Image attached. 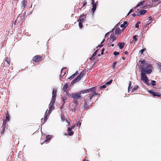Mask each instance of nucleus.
<instances>
[{"mask_svg":"<svg viewBox=\"0 0 161 161\" xmlns=\"http://www.w3.org/2000/svg\"><path fill=\"white\" fill-rule=\"evenodd\" d=\"M97 86L92 87L88 89L84 90V91H87L85 93L90 92L86 95L84 99V101L90 102H92V100L93 98V97L96 96H99L100 94L96 92V89Z\"/></svg>","mask_w":161,"mask_h":161,"instance_id":"1","label":"nucleus"},{"mask_svg":"<svg viewBox=\"0 0 161 161\" xmlns=\"http://www.w3.org/2000/svg\"><path fill=\"white\" fill-rule=\"evenodd\" d=\"M151 67L152 66L150 64H146L142 65L141 67L142 72L147 74H150L152 71Z\"/></svg>","mask_w":161,"mask_h":161,"instance_id":"2","label":"nucleus"},{"mask_svg":"<svg viewBox=\"0 0 161 161\" xmlns=\"http://www.w3.org/2000/svg\"><path fill=\"white\" fill-rule=\"evenodd\" d=\"M86 92V91H84V90H81L78 92L72 93L71 96L73 98V100L74 99H81L82 98L81 94H85Z\"/></svg>","mask_w":161,"mask_h":161,"instance_id":"3","label":"nucleus"},{"mask_svg":"<svg viewBox=\"0 0 161 161\" xmlns=\"http://www.w3.org/2000/svg\"><path fill=\"white\" fill-rule=\"evenodd\" d=\"M84 75V73L83 71L81 72L79 75L75 79H74L71 82V84H73L76 81H78L80 80L82 78Z\"/></svg>","mask_w":161,"mask_h":161,"instance_id":"4","label":"nucleus"},{"mask_svg":"<svg viewBox=\"0 0 161 161\" xmlns=\"http://www.w3.org/2000/svg\"><path fill=\"white\" fill-rule=\"evenodd\" d=\"M145 74H146L141 72V79L144 82L145 84H148V79Z\"/></svg>","mask_w":161,"mask_h":161,"instance_id":"5","label":"nucleus"},{"mask_svg":"<svg viewBox=\"0 0 161 161\" xmlns=\"http://www.w3.org/2000/svg\"><path fill=\"white\" fill-rule=\"evenodd\" d=\"M4 62L3 65V67H6L10 65V60L8 57H6L4 60Z\"/></svg>","mask_w":161,"mask_h":161,"instance_id":"6","label":"nucleus"},{"mask_svg":"<svg viewBox=\"0 0 161 161\" xmlns=\"http://www.w3.org/2000/svg\"><path fill=\"white\" fill-rule=\"evenodd\" d=\"M42 56L39 55H36L33 57L32 60L36 62H39L42 60Z\"/></svg>","mask_w":161,"mask_h":161,"instance_id":"7","label":"nucleus"},{"mask_svg":"<svg viewBox=\"0 0 161 161\" xmlns=\"http://www.w3.org/2000/svg\"><path fill=\"white\" fill-rule=\"evenodd\" d=\"M149 93L153 96H157L158 97H161V94L158 92H155L153 90H151L149 91Z\"/></svg>","mask_w":161,"mask_h":161,"instance_id":"8","label":"nucleus"},{"mask_svg":"<svg viewBox=\"0 0 161 161\" xmlns=\"http://www.w3.org/2000/svg\"><path fill=\"white\" fill-rule=\"evenodd\" d=\"M27 4V0H22L21 2V8L22 9L25 8Z\"/></svg>","mask_w":161,"mask_h":161,"instance_id":"9","label":"nucleus"},{"mask_svg":"<svg viewBox=\"0 0 161 161\" xmlns=\"http://www.w3.org/2000/svg\"><path fill=\"white\" fill-rule=\"evenodd\" d=\"M92 11L93 13L95 12L96 9V3H95L94 0H92Z\"/></svg>","mask_w":161,"mask_h":161,"instance_id":"10","label":"nucleus"},{"mask_svg":"<svg viewBox=\"0 0 161 161\" xmlns=\"http://www.w3.org/2000/svg\"><path fill=\"white\" fill-rule=\"evenodd\" d=\"M86 16L84 14L80 15L79 19H78V21H80L81 22H84L85 20V19L86 18Z\"/></svg>","mask_w":161,"mask_h":161,"instance_id":"11","label":"nucleus"},{"mask_svg":"<svg viewBox=\"0 0 161 161\" xmlns=\"http://www.w3.org/2000/svg\"><path fill=\"white\" fill-rule=\"evenodd\" d=\"M74 132L72 131L69 127L67 129V134L66 133L65 134V135L67 136H72L73 135Z\"/></svg>","mask_w":161,"mask_h":161,"instance_id":"12","label":"nucleus"},{"mask_svg":"<svg viewBox=\"0 0 161 161\" xmlns=\"http://www.w3.org/2000/svg\"><path fill=\"white\" fill-rule=\"evenodd\" d=\"M25 17V13L24 12L23 13L22 12H21V14H20L17 18H20V19L21 20L24 19Z\"/></svg>","mask_w":161,"mask_h":161,"instance_id":"13","label":"nucleus"},{"mask_svg":"<svg viewBox=\"0 0 161 161\" xmlns=\"http://www.w3.org/2000/svg\"><path fill=\"white\" fill-rule=\"evenodd\" d=\"M56 94L54 92H52V97L51 102L52 103V104L54 103L56 101Z\"/></svg>","mask_w":161,"mask_h":161,"instance_id":"14","label":"nucleus"},{"mask_svg":"<svg viewBox=\"0 0 161 161\" xmlns=\"http://www.w3.org/2000/svg\"><path fill=\"white\" fill-rule=\"evenodd\" d=\"M54 103L52 104V103L51 102L49 104L50 107L49 109L48 113H50L51 111L52 110L54 109V107L53 106V105Z\"/></svg>","mask_w":161,"mask_h":161,"instance_id":"15","label":"nucleus"},{"mask_svg":"<svg viewBox=\"0 0 161 161\" xmlns=\"http://www.w3.org/2000/svg\"><path fill=\"white\" fill-rule=\"evenodd\" d=\"M84 103L83 105L82 106V108H84V109H86V108H88L89 107V102H86V101H84Z\"/></svg>","mask_w":161,"mask_h":161,"instance_id":"16","label":"nucleus"},{"mask_svg":"<svg viewBox=\"0 0 161 161\" xmlns=\"http://www.w3.org/2000/svg\"><path fill=\"white\" fill-rule=\"evenodd\" d=\"M147 11L146 10H141L138 12L139 14V15H143L144 14L147 13Z\"/></svg>","mask_w":161,"mask_h":161,"instance_id":"17","label":"nucleus"},{"mask_svg":"<svg viewBox=\"0 0 161 161\" xmlns=\"http://www.w3.org/2000/svg\"><path fill=\"white\" fill-rule=\"evenodd\" d=\"M51 136L50 135H48L46 137V139L43 142L41 143V144L42 145L44 143V142H48L51 139Z\"/></svg>","mask_w":161,"mask_h":161,"instance_id":"18","label":"nucleus"},{"mask_svg":"<svg viewBox=\"0 0 161 161\" xmlns=\"http://www.w3.org/2000/svg\"><path fill=\"white\" fill-rule=\"evenodd\" d=\"M128 25V23L127 21H125L123 22V23L120 25V27L121 28H125Z\"/></svg>","mask_w":161,"mask_h":161,"instance_id":"19","label":"nucleus"},{"mask_svg":"<svg viewBox=\"0 0 161 161\" xmlns=\"http://www.w3.org/2000/svg\"><path fill=\"white\" fill-rule=\"evenodd\" d=\"M159 0H152V4H155L157 2V3L155 5V6L157 5H158L161 2L159 1Z\"/></svg>","mask_w":161,"mask_h":161,"instance_id":"20","label":"nucleus"},{"mask_svg":"<svg viewBox=\"0 0 161 161\" xmlns=\"http://www.w3.org/2000/svg\"><path fill=\"white\" fill-rule=\"evenodd\" d=\"M68 86L69 84L68 83H66L63 86V91L64 92H66L67 88H68Z\"/></svg>","mask_w":161,"mask_h":161,"instance_id":"21","label":"nucleus"},{"mask_svg":"<svg viewBox=\"0 0 161 161\" xmlns=\"http://www.w3.org/2000/svg\"><path fill=\"white\" fill-rule=\"evenodd\" d=\"M125 45V43L124 42H121V43H118V46L120 49H122L124 47Z\"/></svg>","mask_w":161,"mask_h":161,"instance_id":"22","label":"nucleus"},{"mask_svg":"<svg viewBox=\"0 0 161 161\" xmlns=\"http://www.w3.org/2000/svg\"><path fill=\"white\" fill-rule=\"evenodd\" d=\"M116 38V37L114 35H111L110 36V38L109 39V41L110 42H112L114 41Z\"/></svg>","mask_w":161,"mask_h":161,"instance_id":"23","label":"nucleus"},{"mask_svg":"<svg viewBox=\"0 0 161 161\" xmlns=\"http://www.w3.org/2000/svg\"><path fill=\"white\" fill-rule=\"evenodd\" d=\"M78 71H76V72L70 76L69 79L70 80H72L74 78V77L78 74Z\"/></svg>","mask_w":161,"mask_h":161,"instance_id":"24","label":"nucleus"},{"mask_svg":"<svg viewBox=\"0 0 161 161\" xmlns=\"http://www.w3.org/2000/svg\"><path fill=\"white\" fill-rule=\"evenodd\" d=\"M3 128H2V131L1 132V133L3 134L4 132L5 131V130H6L7 129V127L6 126V125H5V124H3L2 125Z\"/></svg>","mask_w":161,"mask_h":161,"instance_id":"25","label":"nucleus"},{"mask_svg":"<svg viewBox=\"0 0 161 161\" xmlns=\"http://www.w3.org/2000/svg\"><path fill=\"white\" fill-rule=\"evenodd\" d=\"M47 114H45L44 116V119H43L42 118L41 119V122L43 124L47 120Z\"/></svg>","mask_w":161,"mask_h":161,"instance_id":"26","label":"nucleus"},{"mask_svg":"<svg viewBox=\"0 0 161 161\" xmlns=\"http://www.w3.org/2000/svg\"><path fill=\"white\" fill-rule=\"evenodd\" d=\"M121 30L119 28H117L115 30V34L117 35H118L120 33Z\"/></svg>","mask_w":161,"mask_h":161,"instance_id":"27","label":"nucleus"},{"mask_svg":"<svg viewBox=\"0 0 161 161\" xmlns=\"http://www.w3.org/2000/svg\"><path fill=\"white\" fill-rule=\"evenodd\" d=\"M6 121H9V120L10 117L8 114V111H7V113L6 114Z\"/></svg>","mask_w":161,"mask_h":161,"instance_id":"28","label":"nucleus"},{"mask_svg":"<svg viewBox=\"0 0 161 161\" xmlns=\"http://www.w3.org/2000/svg\"><path fill=\"white\" fill-rule=\"evenodd\" d=\"M66 69V68L65 67H63V68L62 69H61V75L62 76H64V74H65V71H64L63 72V71H64V69Z\"/></svg>","mask_w":161,"mask_h":161,"instance_id":"29","label":"nucleus"},{"mask_svg":"<svg viewBox=\"0 0 161 161\" xmlns=\"http://www.w3.org/2000/svg\"><path fill=\"white\" fill-rule=\"evenodd\" d=\"M73 102L75 105V107H76L78 104V101L77 100V99H74L73 100Z\"/></svg>","mask_w":161,"mask_h":161,"instance_id":"30","label":"nucleus"},{"mask_svg":"<svg viewBox=\"0 0 161 161\" xmlns=\"http://www.w3.org/2000/svg\"><path fill=\"white\" fill-rule=\"evenodd\" d=\"M61 120L63 122L64 121L66 120V118H65V116L64 115H63L62 114H61Z\"/></svg>","mask_w":161,"mask_h":161,"instance_id":"31","label":"nucleus"},{"mask_svg":"<svg viewBox=\"0 0 161 161\" xmlns=\"http://www.w3.org/2000/svg\"><path fill=\"white\" fill-rule=\"evenodd\" d=\"M137 36V35H135L133 36V40L132 42L135 43L137 41V39L136 38V37Z\"/></svg>","mask_w":161,"mask_h":161,"instance_id":"32","label":"nucleus"},{"mask_svg":"<svg viewBox=\"0 0 161 161\" xmlns=\"http://www.w3.org/2000/svg\"><path fill=\"white\" fill-rule=\"evenodd\" d=\"M138 86H134V88L132 89V92H134L138 88Z\"/></svg>","mask_w":161,"mask_h":161,"instance_id":"33","label":"nucleus"},{"mask_svg":"<svg viewBox=\"0 0 161 161\" xmlns=\"http://www.w3.org/2000/svg\"><path fill=\"white\" fill-rule=\"evenodd\" d=\"M144 2V1H143L142 2H141L139 3H138V4L137 5V6L135 8V9H136V8L137 7H138L142 5V4Z\"/></svg>","mask_w":161,"mask_h":161,"instance_id":"34","label":"nucleus"},{"mask_svg":"<svg viewBox=\"0 0 161 161\" xmlns=\"http://www.w3.org/2000/svg\"><path fill=\"white\" fill-rule=\"evenodd\" d=\"M112 81H113V80H111L108 81L106 82L105 84H106V86L109 85L111 84V83H112Z\"/></svg>","mask_w":161,"mask_h":161,"instance_id":"35","label":"nucleus"},{"mask_svg":"<svg viewBox=\"0 0 161 161\" xmlns=\"http://www.w3.org/2000/svg\"><path fill=\"white\" fill-rule=\"evenodd\" d=\"M150 84L153 86H155L156 85V82L155 80H151Z\"/></svg>","mask_w":161,"mask_h":161,"instance_id":"36","label":"nucleus"},{"mask_svg":"<svg viewBox=\"0 0 161 161\" xmlns=\"http://www.w3.org/2000/svg\"><path fill=\"white\" fill-rule=\"evenodd\" d=\"M139 62H141V65H140L141 66L142 65L147 64V63H145V61L144 59H143V60H140L139 61Z\"/></svg>","mask_w":161,"mask_h":161,"instance_id":"37","label":"nucleus"},{"mask_svg":"<svg viewBox=\"0 0 161 161\" xmlns=\"http://www.w3.org/2000/svg\"><path fill=\"white\" fill-rule=\"evenodd\" d=\"M82 3L83 4L82 7H84L87 3L86 1V0H82Z\"/></svg>","mask_w":161,"mask_h":161,"instance_id":"38","label":"nucleus"},{"mask_svg":"<svg viewBox=\"0 0 161 161\" xmlns=\"http://www.w3.org/2000/svg\"><path fill=\"white\" fill-rule=\"evenodd\" d=\"M82 22H83L79 21V26L80 28H82L83 27V25L82 24Z\"/></svg>","mask_w":161,"mask_h":161,"instance_id":"39","label":"nucleus"},{"mask_svg":"<svg viewBox=\"0 0 161 161\" xmlns=\"http://www.w3.org/2000/svg\"><path fill=\"white\" fill-rule=\"evenodd\" d=\"M117 64V62H114L113 63V64H112V67H113V68H114L115 67Z\"/></svg>","mask_w":161,"mask_h":161,"instance_id":"40","label":"nucleus"},{"mask_svg":"<svg viewBox=\"0 0 161 161\" xmlns=\"http://www.w3.org/2000/svg\"><path fill=\"white\" fill-rule=\"evenodd\" d=\"M104 41H105V39H103L102 40V42H101V44H102L104 42ZM103 45H101L99 46H97V48L98 47H101L103 46Z\"/></svg>","mask_w":161,"mask_h":161,"instance_id":"41","label":"nucleus"},{"mask_svg":"<svg viewBox=\"0 0 161 161\" xmlns=\"http://www.w3.org/2000/svg\"><path fill=\"white\" fill-rule=\"evenodd\" d=\"M131 81H130V82H129V86H128V92L129 91V90L130 89H131L132 88V87L131 86Z\"/></svg>","mask_w":161,"mask_h":161,"instance_id":"42","label":"nucleus"},{"mask_svg":"<svg viewBox=\"0 0 161 161\" xmlns=\"http://www.w3.org/2000/svg\"><path fill=\"white\" fill-rule=\"evenodd\" d=\"M106 85L105 84L104 85H103V86H101L100 87V89L102 90L103 88H106Z\"/></svg>","mask_w":161,"mask_h":161,"instance_id":"43","label":"nucleus"},{"mask_svg":"<svg viewBox=\"0 0 161 161\" xmlns=\"http://www.w3.org/2000/svg\"><path fill=\"white\" fill-rule=\"evenodd\" d=\"M62 99H63V104H64L65 103V101L66 99V98L65 97H63L62 98Z\"/></svg>","mask_w":161,"mask_h":161,"instance_id":"44","label":"nucleus"},{"mask_svg":"<svg viewBox=\"0 0 161 161\" xmlns=\"http://www.w3.org/2000/svg\"><path fill=\"white\" fill-rule=\"evenodd\" d=\"M113 54L114 55L116 56L119 55V53L118 52L115 51L114 52Z\"/></svg>","mask_w":161,"mask_h":161,"instance_id":"45","label":"nucleus"},{"mask_svg":"<svg viewBox=\"0 0 161 161\" xmlns=\"http://www.w3.org/2000/svg\"><path fill=\"white\" fill-rule=\"evenodd\" d=\"M98 51V49H97L92 54V55L93 56H95L97 54V53Z\"/></svg>","mask_w":161,"mask_h":161,"instance_id":"46","label":"nucleus"},{"mask_svg":"<svg viewBox=\"0 0 161 161\" xmlns=\"http://www.w3.org/2000/svg\"><path fill=\"white\" fill-rule=\"evenodd\" d=\"M145 49H142L141 50H140L139 51V53L141 54H142L143 53V52L144 51Z\"/></svg>","mask_w":161,"mask_h":161,"instance_id":"47","label":"nucleus"},{"mask_svg":"<svg viewBox=\"0 0 161 161\" xmlns=\"http://www.w3.org/2000/svg\"><path fill=\"white\" fill-rule=\"evenodd\" d=\"M132 15L134 17H135V16H139V14L138 13V12H137V14H132Z\"/></svg>","mask_w":161,"mask_h":161,"instance_id":"48","label":"nucleus"},{"mask_svg":"<svg viewBox=\"0 0 161 161\" xmlns=\"http://www.w3.org/2000/svg\"><path fill=\"white\" fill-rule=\"evenodd\" d=\"M152 19L153 18L151 17L149 18V22H150V23H151L152 21Z\"/></svg>","mask_w":161,"mask_h":161,"instance_id":"49","label":"nucleus"},{"mask_svg":"<svg viewBox=\"0 0 161 161\" xmlns=\"http://www.w3.org/2000/svg\"><path fill=\"white\" fill-rule=\"evenodd\" d=\"M105 50L104 48H103L102 50L101 54L102 55L103 54L104 51Z\"/></svg>","mask_w":161,"mask_h":161,"instance_id":"50","label":"nucleus"},{"mask_svg":"<svg viewBox=\"0 0 161 161\" xmlns=\"http://www.w3.org/2000/svg\"><path fill=\"white\" fill-rule=\"evenodd\" d=\"M53 92H54V93H55L56 94L57 89H56L54 88Z\"/></svg>","mask_w":161,"mask_h":161,"instance_id":"51","label":"nucleus"},{"mask_svg":"<svg viewBox=\"0 0 161 161\" xmlns=\"http://www.w3.org/2000/svg\"><path fill=\"white\" fill-rule=\"evenodd\" d=\"M135 9L134 8V9H133V8L132 9H131L130 11H129V12H130V13H131V12H133L134 10V9Z\"/></svg>","mask_w":161,"mask_h":161,"instance_id":"52","label":"nucleus"},{"mask_svg":"<svg viewBox=\"0 0 161 161\" xmlns=\"http://www.w3.org/2000/svg\"><path fill=\"white\" fill-rule=\"evenodd\" d=\"M94 56H93L92 55V56L90 58V60H92V59H95V58H94Z\"/></svg>","mask_w":161,"mask_h":161,"instance_id":"53","label":"nucleus"},{"mask_svg":"<svg viewBox=\"0 0 161 161\" xmlns=\"http://www.w3.org/2000/svg\"><path fill=\"white\" fill-rule=\"evenodd\" d=\"M139 25L138 24H136L135 25V27L136 28H139Z\"/></svg>","mask_w":161,"mask_h":161,"instance_id":"54","label":"nucleus"},{"mask_svg":"<svg viewBox=\"0 0 161 161\" xmlns=\"http://www.w3.org/2000/svg\"><path fill=\"white\" fill-rule=\"evenodd\" d=\"M75 127V125H72L71 127H70V129H71L72 130V129H74Z\"/></svg>","mask_w":161,"mask_h":161,"instance_id":"55","label":"nucleus"},{"mask_svg":"<svg viewBox=\"0 0 161 161\" xmlns=\"http://www.w3.org/2000/svg\"><path fill=\"white\" fill-rule=\"evenodd\" d=\"M72 111L73 112H75L76 110V109H75V108L72 109Z\"/></svg>","mask_w":161,"mask_h":161,"instance_id":"56","label":"nucleus"},{"mask_svg":"<svg viewBox=\"0 0 161 161\" xmlns=\"http://www.w3.org/2000/svg\"><path fill=\"white\" fill-rule=\"evenodd\" d=\"M124 53L125 54H127L128 53L127 51H125V52Z\"/></svg>","mask_w":161,"mask_h":161,"instance_id":"57","label":"nucleus"},{"mask_svg":"<svg viewBox=\"0 0 161 161\" xmlns=\"http://www.w3.org/2000/svg\"><path fill=\"white\" fill-rule=\"evenodd\" d=\"M19 1V0H14V2L16 3H17Z\"/></svg>","mask_w":161,"mask_h":161,"instance_id":"58","label":"nucleus"},{"mask_svg":"<svg viewBox=\"0 0 161 161\" xmlns=\"http://www.w3.org/2000/svg\"><path fill=\"white\" fill-rule=\"evenodd\" d=\"M150 23V22H149V23H148L147 24H146V26H145V27L147 26V25H149Z\"/></svg>","mask_w":161,"mask_h":161,"instance_id":"59","label":"nucleus"},{"mask_svg":"<svg viewBox=\"0 0 161 161\" xmlns=\"http://www.w3.org/2000/svg\"><path fill=\"white\" fill-rule=\"evenodd\" d=\"M81 10V8H80V7H79V8H78V11H79V10Z\"/></svg>","mask_w":161,"mask_h":161,"instance_id":"60","label":"nucleus"},{"mask_svg":"<svg viewBox=\"0 0 161 161\" xmlns=\"http://www.w3.org/2000/svg\"><path fill=\"white\" fill-rule=\"evenodd\" d=\"M122 58L123 60H125V57H122Z\"/></svg>","mask_w":161,"mask_h":161,"instance_id":"61","label":"nucleus"},{"mask_svg":"<svg viewBox=\"0 0 161 161\" xmlns=\"http://www.w3.org/2000/svg\"><path fill=\"white\" fill-rule=\"evenodd\" d=\"M140 21H138L137 23L136 24H138L139 25V24L140 23Z\"/></svg>","mask_w":161,"mask_h":161,"instance_id":"62","label":"nucleus"},{"mask_svg":"<svg viewBox=\"0 0 161 161\" xmlns=\"http://www.w3.org/2000/svg\"><path fill=\"white\" fill-rule=\"evenodd\" d=\"M114 45V44H112L111 45H110V46H111L112 47H113Z\"/></svg>","mask_w":161,"mask_h":161,"instance_id":"63","label":"nucleus"},{"mask_svg":"<svg viewBox=\"0 0 161 161\" xmlns=\"http://www.w3.org/2000/svg\"><path fill=\"white\" fill-rule=\"evenodd\" d=\"M130 13L129 12L128 13V14H127V15H129L130 14Z\"/></svg>","mask_w":161,"mask_h":161,"instance_id":"64","label":"nucleus"}]
</instances>
